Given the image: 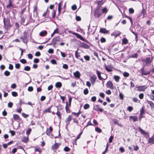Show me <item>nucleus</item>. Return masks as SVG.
<instances>
[{
    "mask_svg": "<svg viewBox=\"0 0 154 154\" xmlns=\"http://www.w3.org/2000/svg\"><path fill=\"white\" fill-rule=\"evenodd\" d=\"M14 119L15 120H18L20 119L19 116L17 114H14L13 115Z\"/></svg>",
    "mask_w": 154,
    "mask_h": 154,
    "instance_id": "29",
    "label": "nucleus"
},
{
    "mask_svg": "<svg viewBox=\"0 0 154 154\" xmlns=\"http://www.w3.org/2000/svg\"><path fill=\"white\" fill-rule=\"evenodd\" d=\"M130 119L131 121H133V122H135V117L134 116H130Z\"/></svg>",
    "mask_w": 154,
    "mask_h": 154,
    "instance_id": "47",
    "label": "nucleus"
},
{
    "mask_svg": "<svg viewBox=\"0 0 154 154\" xmlns=\"http://www.w3.org/2000/svg\"><path fill=\"white\" fill-rule=\"evenodd\" d=\"M47 34V32L46 31H43L40 33V36H43Z\"/></svg>",
    "mask_w": 154,
    "mask_h": 154,
    "instance_id": "28",
    "label": "nucleus"
},
{
    "mask_svg": "<svg viewBox=\"0 0 154 154\" xmlns=\"http://www.w3.org/2000/svg\"><path fill=\"white\" fill-rule=\"evenodd\" d=\"M84 58L87 61H89L90 59V58L89 56L86 55L84 56Z\"/></svg>",
    "mask_w": 154,
    "mask_h": 154,
    "instance_id": "46",
    "label": "nucleus"
},
{
    "mask_svg": "<svg viewBox=\"0 0 154 154\" xmlns=\"http://www.w3.org/2000/svg\"><path fill=\"white\" fill-rule=\"evenodd\" d=\"M63 68L65 69H67L68 68V66L67 64H64L63 65Z\"/></svg>",
    "mask_w": 154,
    "mask_h": 154,
    "instance_id": "64",
    "label": "nucleus"
},
{
    "mask_svg": "<svg viewBox=\"0 0 154 154\" xmlns=\"http://www.w3.org/2000/svg\"><path fill=\"white\" fill-rule=\"evenodd\" d=\"M52 106H51L45 109L44 111H43V113H46L47 112H51V108Z\"/></svg>",
    "mask_w": 154,
    "mask_h": 154,
    "instance_id": "26",
    "label": "nucleus"
},
{
    "mask_svg": "<svg viewBox=\"0 0 154 154\" xmlns=\"http://www.w3.org/2000/svg\"><path fill=\"white\" fill-rule=\"evenodd\" d=\"M13 104L12 102H10L8 103V106L9 108H11L13 106Z\"/></svg>",
    "mask_w": 154,
    "mask_h": 154,
    "instance_id": "53",
    "label": "nucleus"
},
{
    "mask_svg": "<svg viewBox=\"0 0 154 154\" xmlns=\"http://www.w3.org/2000/svg\"><path fill=\"white\" fill-rule=\"evenodd\" d=\"M96 97L95 96L91 98V100L93 102H95L96 101Z\"/></svg>",
    "mask_w": 154,
    "mask_h": 154,
    "instance_id": "58",
    "label": "nucleus"
},
{
    "mask_svg": "<svg viewBox=\"0 0 154 154\" xmlns=\"http://www.w3.org/2000/svg\"><path fill=\"white\" fill-rule=\"evenodd\" d=\"M28 90L29 91H30V92L32 91L33 90V87H31V86L29 87H28Z\"/></svg>",
    "mask_w": 154,
    "mask_h": 154,
    "instance_id": "52",
    "label": "nucleus"
},
{
    "mask_svg": "<svg viewBox=\"0 0 154 154\" xmlns=\"http://www.w3.org/2000/svg\"><path fill=\"white\" fill-rule=\"evenodd\" d=\"M102 13H106L108 12V10L106 8L104 7L102 10Z\"/></svg>",
    "mask_w": 154,
    "mask_h": 154,
    "instance_id": "38",
    "label": "nucleus"
},
{
    "mask_svg": "<svg viewBox=\"0 0 154 154\" xmlns=\"http://www.w3.org/2000/svg\"><path fill=\"white\" fill-rule=\"evenodd\" d=\"M83 92L84 94L86 95L88 94L89 91L88 89L86 88L84 89Z\"/></svg>",
    "mask_w": 154,
    "mask_h": 154,
    "instance_id": "43",
    "label": "nucleus"
},
{
    "mask_svg": "<svg viewBox=\"0 0 154 154\" xmlns=\"http://www.w3.org/2000/svg\"><path fill=\"white\" fill-rule=\"evenodd\" d=\"M121 33V32L119 31L116 30L112 33L111 35L112 36H114L115 38H116Z\"/></svg>",
    "mask_w": 154,
    "mask_h": 154,
    "instance_id": "5",
    "label": "nucleus"
},
{
    "mask_svg": "<svg viewBox=\"0 0 154 154\" xmlns=\"http://www.w3.org/2000/svg\"><path fill=\"white\" fill-rule=\"evenodd\" d=\"M94 110L96 111H99L100 112H102L103 111V109L99 107L98 105H96L94 107Z\"/></svg>",
    "mask_w": 154,
    "mask_h": 154,
    "instance_id": "10",
    "label": "nucleus"
},
{
    "mask_svg": "<svg viewBox=\"0 0 154 154\" xmlns=\"http://www.w3.org/2000/svg\"><path fill=\"white\" fill-rule=\"evenodd\" d=\"M112 85H113L112 82L110 81H109L106 83V86L110 89H112L113 88Z\"/></svg>",
    "mask_w": 154,
    "mask_h": 154,
    "instance_id": "19",
    "label": "nucleus"
},
{
    "mask_svg": "<svg viewBox=\"0 0 154 154\" xmlns=\"http://www.w3.org/2000/svg\"><path fill=\"white\" fill-rule=\"evenodd\" d=\"M74 76L77 79L80 78V74L78 71H76L75 72L73 73Z\"/></svg>",
    "mask_w": 154,
    "mask_h": 154,
    "instance_id": "18",
    "label": "nucleus"
},
{
    "mask_svg": "<svg viewBox=\"0 0 154 154\" xmlns=\"http://www.w3.org/2000/svg\"><path fill=\"white\" fill-rule=\"evenodd\" d=\"M90 107V105L86 103L85 104L84 106V109H88Z\"/></svg>",
    "mask_w": 154,
    "mask_h": 154,
    "instance_id": "34",
    "label": "nucleus"
},
{
    "mask_svg": "<svg viewBox=\"0 0 154 154\" xmlns=\"http://www.w3.org/2000/svg\"><path fill=\"white\" fill-rule=\"evenodd\" d=\"M11 94L14 97H16L18 95L17 93L15 91L12 92Z\"/></svg>",
    "mask_w": 154,
    "mask_h": 154,
    "instance_id": "44",
    "label": "nucleus"
},
{
    "mask_svg": "<svg viewBox=\"0 0 154 154\" xmlns=\"http://www.w3.org/2000/svg\"><path fill=\"white\" fill-rule=\"evenodd\" d=\"M95 3L97 4V7H98L99 8H100V7L103 5L104 2H103V0L97 1Z\"/></svg>",
    "mask_w": 154,
    "mask_h": 154,
    "instance_id": "13",
    "label": "nucleus"
},
{
    "mask_svg": "<svg viewBox=\"0 0 154 154\" xmlns=\"http://www.w3.org/2000/svg\"><path fill=\"white\" fill-rule=\"evenodd\" d=\"M114 79L116 82H118L119 81V79H120V77L119 76L117 75H114Z\"/></svg>",
    "mask_w": 154,
    "mask_h": 154,
    "instance_id": "30",
    "label": "nucleus"
},
{
    "mask_svg": "<svg viewBox=\"0 0 154 154\" xmlns=\"http://www.w3.org/2000/svg\"><path fill=\"white\" fill-rule=\"evenodd\" d=\"M20 38L23 40V41L24 43H26L27 42V38L25 33H24V35L23 37H21Z\"/></svg>",
    "mask_w": 154,
    "mask_h": 154,
    "instance_id": "12",
    "label": "nucleus"
},
{
    "mask_svg": "<svg viewBox=\"0 0 154 154\" xmlns=\"http://www.w3.org/2000/svg\"><path fill=\"white\" fill-rule=\"evenodd\" d=\"M73 35H75L83 41H85V39L82 36L78 33H73Z\"/></svg>",
    "mask_w": 154,
    "mask_h": 154,
    "instance_id": "11",
    "label": "nucleus"
},
{
    "mask_svg": "<svg viewBox=\"0 0 154 154\" xmlns=\"http://www.w3.org/2000/svg\"><path fill=\"white\" fill-rule=\"evenodd\" d=\"M79 53L78 52V50L75 51V57L79 59V57H80V55L78 54Z\"/></svg>",
    "mask_w": 154,
    "mask_h": 154,
    "instance_id": "37",
    "label": "nucleus"
},
{
    "mask_svg": "<svg viewBox=\"0 0 154 154\" xmlns=\"http://www.w3.org/2000/svg\"><path fill=\"white\" fill-rule=\"evenodd\" d=\"M70 150V149L67 146H66L64 149V150L66 152H68Z\"/></svg>",
    "mask_w": 154,
    "mask_h": 154,
    "instance_id": "55",
    "label": "nucleus"
},
{
    "mask_svg": "<svg viewBox=\"0 0 154 154\" xmlns=\"http://www.w3.org/2000/svg\"><path fill=\"white\" fill-rule=\"evenodd\" d=\"M144 114V110L143 108V107L140 110V115L139 117V119L140 120H141L142 118V115Z\"/></svg>",
    "mask_w": 154,
    "mask_h": 154,
    "instance_id": "17",
    "label": "nucleus"
},
{
    "mask_svg": "<svg viewBox=\"0 0 154 154\" xmlns=\"http://www.w3.org/2000/svg\"><path fill=\"white\" fill-rule=\"evenodd\" d=\"M48 52L49 53L52 54L54 52V50L52 49H50L48 50Z\"/></svg>",
    "mask_w": 154,
    "mask_h": 154,
    "instance_id": "61",
    "label": "nucleus"
},
{
    "mask_svg": "<svg viewBox=\"0 0 154 154\" xmlns=\"http://www.w3.org/2000/svg\"><path fill=\"white\" fill-rule=\"evenodd\" d=\"M72 9L73 10H75L77 8V6L75 5H73L71 7Z\"/></svg>",
    "mask_w": 154,
    "mask_h": 154,
    "instance_id": "51",
    "label": "nucleus"
},
{
    "mask_svg": "<svg viewBox=\"0 0 154 154\" xmlns=\"http://www.w3.org/2000/svg\"><path fill=\"white\" fill-rule=\"evenodd\" d=\"M9 4L6 6L7 8H10L11 7H13V5L11 3V0H9Z\"/></svg>",
    "mask_w": 154,
    "mask_h": 154,
    "instance_id": "24",
    "label": "nucleus"
},
{
    "mask_svg": "<svg viewBox=\"0 0 154 154\" xmlns=\"http://www.w3.org/2000/svg\"><path fill=\"white\" fill-rule=\"evenodd\" d=\"M60 143H55L53 145L52 147V149L53 150H56L57 149L60 145Z\"/></svg>",
    "mask_w": 154,
    "mask_h": 154,
    "instance_id": "15",
    "label": "nucleus"
},
{
    "mask_svg": "<svg viewBox=\"0 0 154 154\" xmlns=\"http://www.w3.org/2000/svg\"><path fill=\"white\" fill-rule=\"evenodd\" d=\"M146 14V12L145 10L143 8L142 11L141 12L140 16H142L143 17H144V16L145 14Z\"/></svg>",
    "mask_w": 154,
    "mask_h": 154,
    "instance_id": "23",
    "label": "nucleus"
},
{
    "mask_svg": "<svg viewBox=\"0 0 154 154\" xmlns=\"http://www.w3.org/2000/svg\"><path fill=\"white\" fill-rule=\"evenodd\" d=\"M129 29L131 32H132L134 34H135V32L134 31L135 29V28L134 27H133L131 26V27Z\"/></svg>",
    "mask_w": 154,
    "mask_h": 154,
    "instance_id": "35",
    "label": "nucleus"
},
{
    "mask_svg": "<svg viewBox=\"0 0 154 154\" xmlns=\"http://www.w3.org/2000/svg\"><path fill=\"white\" fill-rule=\"evenodd\" d=\"M137 90L139 91H143L147 87L146 85L140 86L137 87Z\"/></svg>",
    "mask_w": 154,
    "mask_h": 154,
    "instance_id": "7",
    "label": "nucleus"
},
{
    "mask_svg": "<svg viewBox=\"0 0 154 154\" xmlns=\"http://www.w3.org/2000/svg\"><path fill=\"white\" fill-rule=\"evenodd\" d=\"M95 131H96L100 133L101 132V129L98 127H96L95 128Z\"/></svg>",
    "mask_w": 154,
    "mask_h": 154,
    "instance_id": "48",
    "label": "nucleus"
},
{
    "mask_svg": "<svg viewBox=\"0 0 154 154\" xmlns=\"http://www.w3.org/2000/svg\"><path fill=\"white\" fill-rule=\"evenodd\" d=\"M28 140V137H24L23 138L22 140L23 142H27Z\"/></svg>",
    "mask_w": 154,
    "mask_h": 154,
    "instance_id": "36",
    "label": "nucleus"
},
{
    "mask_svg": "<svg viewBox=\"0 0 154 154\" xmlns=\"http://www.w3.org/2000/svg\"><path fill=\"white\" fill-rule=\"evenodd\" d=\"M142 74L144 75H147L149 74L150 73V72L148 71H146L144 70L143 69H142L141 70Z\"/></svg>",
    "mask_w": 154,
    "mask_h": 154,
    "instance_id": "20",
    "label": "nucleus"
},
{
    "mask_svg": "<svg viewBox=\"0 0 154 154\" xmlns=\"http://www.w3.org/2000/svg\"><path fill=\"white\" fill-rule=\"evenodd\" d=\"M128 42V40L126 38H124L122 40V43L124 44H126Z\"/></svg>",
    "mask_w": 154,
    "mask_h": 154,
    "instance_id": "31",
    "label": "nucleus"
},
{
    "mask_svg": "<svg viewBox=\"0 0 154 154\" xmlns=\"http://www.w3.org/2000/svg\"><path fill=\"white\" fill-rule=\"evenodd\" d=\"M138 129V131L141 134L146 136L149 135V134L148 132L143 130L140 127H139Z\"/></svg>",
    "mask_w": 154,
    "mask_h": 154,
    "instance_id": "4",
    "label": "nucleus"
},
{
    "mask_svg": "<svg viewBox=\"0 0 154 154\" xmlns=\"http://www.w3.org/2000/svg\"><path fill=\"white\" fill-rule=\"evenodd\" d=\"M96 72H97V75L98 78L99 80H102L103 79H104V80L105 79H104L102 77H101V75H100L101 73L100 71H99L97 70Z\"/></svg>",
    "mask_w": 154,
    "mask_h": 154,
    "instance_id": "16",
    "label": "nucleus"
},
{
    "mask_svg": "<svg viewBox=\"0 0 154 154\" xmlns=\"http://www.w3.org/2000/svg\"><path fill=\"white\" fill-rule=\"evenodd\" d=\"M102 14V13L100 11V8L98 7H96L94 11V15L96 18H98Z\"/></svg>",
    "mask_w": 154,
    "mask_h": 154,
    "instance_id": "1",
    "label": "nucleus"
},
{
    "mask_svg": "<svg viewBox=\"0 0 154 154\" xmlns=\"http://www.w3.org/2000/svg\"><path fill=\"white\" fill-rule=\"evenodd\" d=\"M20 67V65L19 63H17L15 64V68L16 69H19Z\"/></svg>",
    "mask_w": 154,
    "mask_h": 154,
    "instance_id": "62",
    "label": "nucleus"
},
{
    "mask_svg": "<svg viewBox=\"0 0 154 154\" xmlns=\"http://www.w3.org/2000/svg\"><path fill=\"white\" fill-rule=\"evenodd\" d=\"M51 62L53 64H56L57 63L56 60L54 59H52L51 60Z\"/></svg>",
    "mask_w": 154,
    "mask_h": 154,
    "instance_id": "54",
    "label": "nucleus"
},
{
    "mask_svg": "<svg viewBox=\"0 0 154 154\" xmlns=\"http://www.w3.org/2000/svg\"><path fill=\"white\" fill-rule=\"evenodd\" d=\"M56 114L58 118L59 119H61V116L60 112L58 111H57V112L56 113Z\"/></svg>",
    "mask_w": 154,
    "mask_h": 154,
    "instance_id": "42",
    "label": "nucleus"
},
{
    "mask_svg": "<svg viewBox=\"0 0 154 154\" xmlns=\"http://www.w3.org/2000/svg\"><path fill=\"white\" fill-rule=\"evenodd\" d=\"M39 59L38 58H35L34 60V62L35 63H37L39 62Z\"/></svg>",
    "mask_w": 154,
    "mask_h": 154,
    "instance_id": "63",
    "label": "nucleus"
},
{
    "mask_svg": "<svg viewBox=\"0 0 154 154\" xmlns=\"http://www.w3.org/2000/svg\"><path fill=\"white\" fill-rule=\"evenodd\" d=\"M148 143H154V137H152L148 139Z\"/></svg>",
    "mask_w": 154,
    "mask_h": 154,
    "instance_id": "22",
    "label": "nucleus"
},
{
    "mask_svg": "<svg viewBox=\"0 0 154 154\" xmlns=\"http://www.w3.org/2000/svg\"><path fill=\"white\" fill-rule=\"evenodd\" d=\"M10 72L8 71H6L4 73V75L6 76H8L10 75Z\"/></svg>",
    "mask_w": 154,
    "mask_h": 154,
    "instance_id": "40",
    "label": "nucleus"
},
{
    "mask_svg": "<svg viewBox=\"0 0 154 154\" xmlns=\"http://www.w3.org/2000/svg\"><path fill=\"white\" fill-rule=\"evenodd\" d=\"M56 11H54L52 13V18L54 19L55 16Z\"/></svg>",
    "mask_w": 154,
    "mask_h": 154,
    "instance_id": "56",
    "label": "nucleus"
},
{
    "mask_svg": "<svg viewBox=\"0 0 154 154\" xmlns=\"http://www.w3.org/2000/svg\"><path fill=\"white\" fill-rule=\"evenodd\" d=\"M133 109V107L131 106H129L127 108V109L128 110L129 112H131V111Z\"/></svg>",
    "mask_w": 154,
    "mask_h": 154,
    "instance_id": "57",
    "label": "nucleus"
},
{
    "mask_svg": "<svg viewBox=\"0 0 154 154\" xmlns=\"http://www.w3.org/2000/svg\"><path fill=\"white\" fill-rule=\"evenodd\" d=\"M52 41L53 43L54 44H55V45L57 42H60V36H58L55 37L54 38H53Z\"/></svg>",
    "mask_w": 154,
    "mask_h": 154,
    "instance_id": "6",
    "label": "nucleus"
},
{
    "mask_svg": "<svg viewBox=\"0 0 154 154\" xmlns=\"http://www.w3.org/2000/svg\"><path fill=\"white\" fill-rule=\"evenodd\" d=\"M30 67L29 66H25L24 69V70H25V71H29L30 70Z\"/></svg>",
    "mask_w": 154,
    "mask_h": 154,
    "instance_id": "39",
    "label": "nucleus"
},
{
    "mask_svg": "<svg viewBox=\"0 0 154 154\" xmlns=\"http://www.w3.org/2000/svg\"><path fill=\"white\" fill-rule=\"evenodd\" d=\"M100 32L103 33H107L108 31L106 30L105 28H101L100 29Z\"/></svg>",
    "mask_w": 154,
    "mask_h": 154,
    "instance_id": "21",
    "label": "nucleus"
},
{
    "mask_svg": "<svg viewBox=\"0 0 154 154\" xmlns=\"http://www.w3.org/2000/svg\"><path fill=\"white\" fill-rule=\"evenodd\" d=\"M106 41V39L102 37L100 39V41L102 43Z\"/></svg>",
    "mask_w": 154,
    "mask_h": 154,
    "instance_id": "60",
    "label": "nucleus"
},
{
    "mask_svg": "<svg viewBox=\"0 0 154 154\" xmlns=\"http://www.w3.org/2000/svg\"><path fill=\"white\" fill-rule=\"evenodd\" d=\"M97 79L96 76L95 75H93L91 76L90 80L92 84L93 85L94 84L96 80Z\"/></svg>",
    "mask_w": 154,
    "mask_h": 154,
    "instance_id": "3",
    "label": "nucleus"
},
{
    "mask_svg": "<svg viewBox=\"0 0 154 154\" xmlns=\"http://www.w3.org/2000/svg\"><path fill=\"white\" fill-rule=\"evenodd\" d=\"M80 46L83 48L86 49H88L90 48V46L89 45L84 42H81Z\"/></svg>",
    "mask_w": 154,
    "mask_h": 154,
    "instance_id": "9",
    "label": "nucleus"
},
{
    "mask_svg": "<svg viewBox=\"0 0 154 154\" xmlns=\"http://www.w3.org/2000/svg\"><path fill=\"white\" fill-rule=\"evenodd\" d=\"M62 84L60 82H57L55 84V86L57 88H60Z\"/></svg>",
    "mask_w": 154,
    "mask_h": 154,
    "instance_id": "27",
    "label": "nucleus"
},
{
    "mask_svg": "<svg viewBox=\"0 0 154 154\" xmlns=\"http://www.w3.org/2000/svg\"><path fill=\"white\" fill-rule=\"evenodd\" d=\"M62 5V2L58 4V13H59V15L60 14V12L61 9V7Z\"/></svg>",
    "mask_w": 154,
    "mask_h": 154,
    "instance_id": "25",
    "label": "nucleus"
},
{
    "mask_svg": "<svg viewBox=\"0 0 154 154\" xmlns=\"http://www.w3.org/2000/svg\"><path fill=\"white\" fill-rule=\"evenodd\" d=\"M148 103L149 104L152 109L154 110V103L151 101H149L147 100Z\"/></svg>",
    "mask_w": 154,
    "mask_h": 154,
    "instance_id": "14",
    "label": "nucleus"
},
{
    "mask_svg": "<svg viewBox=\"0 0 154 154\" xmlns=\"http://www.w3.org/2000/svg\"><path fill=\"white\" fill-rule=\"evenodd\" d=\"M31 129L30 128H29L28 131H27L26 132V134L28 136L30 134L31 131Z\"/></svg>",
    "mask_w": 154,
    "mask_h": 154,
    "instance_id": "45",
    "label": "nucleus"
},
{
    "mask_svg": "<svg viewBox=\"0 0 154 154\" xmlns=\"http://www.w3.org/2000/svg\"><path fill=\"white\" fill-rule=\"evenodd\" d=\"M72 117V115H69L66 119V128H67V126L69 124V122L71 120V118Z\"/></svg>",
    "mask_w": 154,
    "mask_h": 154,
    "instance_id": "8",
    "label": "nucleus"
},
{
    "mask_svg": "<svg viewBox=\"0 0 154 154\" xmlns=\"http://www.w3.org/2000/svg\"><path fill=\"white\" fill-rule=\"evenodd\" d=\"M153 57L151 56V57H147L145 59L143 60V61L145 63L146 65L150 64L152 61Z\"/></svg>",
    "mask_w": 154,
    "mask_h": 154,
    "instance_id": "2",
    "label": "nucleus"
},
{
    "mask_svg": "<svg viewBox=\"0 0 154 154\" xmlns=\"http://www.w3.org/2000/svg\"><path fill=\"white\" fill-rule=\"evenodd\" d=\"M123 75L124 77H127L129 76V74L127 72H125L123 73Z\"/></svg>",
    "mask_w": 154,
    "mask_h": 154,
    "instance_id": "41",
    "label": "nucleus"
},
{
    "mask_svg": "<svg viewBox=\"0 0 154 154\" xmlns=\"http://www.w3.org/2000/svg\"><path fill=\"white\" fill-rule=\"evenodd\" d=\"M106 70L108 72H110L112 71V69L110 68V66H105Z\"/></svg>",
    "mask_w": 154,
    "mask_h": 154,
    "instance_id": "32",
    "label": "nucleus"
},
{
    "mask_svg": "<svg viewBox=\"0 0 154 154\" xmlns=\"http://www.w3.org/2000/svg\"><path fill=\"white\" fill-rule=\"evenodd\" d=\"M113 138V137L112 136H111L109 139V142L110 143H111L112 142V140Z\"/></svg>",
    "mask_w": 154,
    "mask_h": 154,
    "instance_id": "59",
    "label": "nucleus"
},
{
    "mask_svg": "<svg viewBox=\"0 0 154 154\" xmlns=\"http://www.w3.org/2000/svg\"><path fill=\"white\" fill-rule=\"evenodd\" d=\"M20 61L23 64H24L26 63V61L25 59H22L20 60Z\"/></svg>",
    "mask_w": 154,
    "mask_h": 154,
    "instance_id": "50",
    "label": "nucleus"
},
{
    "mask_svg": "<svg viewBox=\"0 0 154 154\" xmlns=\"http://www.w3.org/2000/svg\"><path fill=\"white\" fill-rule=\"evenodd\" d=\"M144 97V94L142 93L139 95V97L140 99H143Z\"/></svg>",
    "mask_w": 154,
    "mask_h": 154,
    "instance_id": "49",
    "label": "nucleus"
},
{
    "mask_svg": "<svg viewBox=\"0 0 154 154\" xmlns=\"http://www.w3.org/2000/svg\"><path fill=\"white\" fill-rule=\"evenodd\" d=\"M68 103L67 102H66V106L65 107V109H66V111L67 112L69 113L70 112V111L69 109V107H68Z\"/></svg>",
    "mask_w": 154,
    "mask_h": 154,
    "instance_id": "33",
    "label": "nucleus"
}]
</instances>
